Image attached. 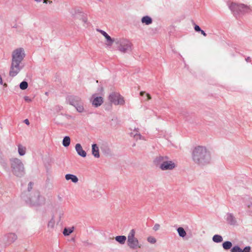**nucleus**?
Wrapping results in <instances>:
<instances>
[{
  "instance_id": "f257e3e1",
  "label": "nucleus",
  "mask_w": 252,
  "mask_h": 252,
  "mask_svg": "<svg viewBox=\"0 0 252 252\" xmlns=\"http://www.w3.org/2000/svg\"><path fill=\"white\" fill-rule=\"evenodd\" d=\"M210 154L205 147L197 146L195 147L192 152V159L193 161L198 164H204L209 161Z\"/></svg>"
},
{
  "instance_id": "f03ea898",
  "label": "nucleus",
  "mask_w": 252,
  "mask_h": 252,
  "mask_svg": "<svg viewBox=\"0 0 252 252\" xmlns=\"http://www.w3.org/2000/svg\"><path fill=\"white\" fill-rule=\"evenodd\" d=\"M11 168L12 172L17 177H21L25 174L24 164L18 158H13L11 160Z\"/></svg>"
},
{
  "instance_id": "7ed1b4c3",
  "label": "nucleus",
  "mask_w": 252,
  "mask_h": 252,
  "mask_svg": "<svg viewBox=\"0 0 252 252\" xmlns=\"http://www.w3.org/2000/svg\"><path fill=\"white\" fill-rule=\"evenodd\" d=\"M135 231L131 229L127 236V245L131 249L140 248L141 245L138 239L135 237Z\"/></svg>"
},
{
  "instance_id": "20e7f679",
  "label": "nucleus",
  "mask_w": 252,
  "mask_h": 252,
  "mask_svg": "<svg viewBox=\"0 0 252 252\" xmlns=\"http://www.w3.org/2000/svg\"><path fill=\"white\" fill-rule=\"evenodd\" d=\"M231 10L235 14L248 12L250 10L249 7L243 4L232 3L229 6Z\"/></svg>"
},
{
  "instance_id": "39448f33",
  "label": "nucleus",
  "mask_w": 252,
  "mask_h": 252,
  "mask_svg": "<svg viewBox=\"0 0 252 252\" xmlns=\"http://www.w3.org/2000/svg\"><path fill=\"white\" fill-rule=\"evenodd\" d=\"M108 99L111 103L115 105H123L125 103L124 97L118 93H111L109 95Z\"/></svg>"
},
{
  "instance_id": "423d86ee",
  "label": "nucleus",
  "mask_w": 252,
  "mask_h": 252,
  "mask_svg": "<svg viewBox=\"0 0 252 252\" xmlns=\"http://www.w3.org/2000/svg\"><path fill=\"white\" fill-rule=\"evenodd\" d=\"M25 57L24 50L19 48L14 50L12 52V61L21 63Z\"/></svg>"
},
{
  "instance_id": "0eeeda50",
  "label": "nucleus",
  "mask_w": 252,
  "mask_h": 252,
  "mask_svg": "<svg viewBox=\"0 0 252 252\" xmlns=\"http://www.w3.org/2000/svg\"><path fill=\"white\" fill-rule=\"evenodd\" d=\"M70 103L76 108L78 112L81 113L84 110L83 104L81 99L77 96L72 97L70 99Z\"/></svg>"
},
{
  "instance_id": "6e6552de",
  "label": "nucleus",
  "mask_w": 252,
  "mask_h": 252,
  "mask_svg": "<svg viewBox=\"0 0 252 252\" xmlns=\"http://www.w3.org/2000/svg\"><path fill=\"white\" fill-rule=\"evenodd\" d=\"M20 63L12 62L9 70V75L11 77L15 76L20 71L21 67Z\"/></svg>"
},
{
  "instance_id": "1a4fd4ad",
  "label": "nucleus",
  "mask_w": 252,
  "mask_h": 252,
  "mask_svg": "<svg viewBox=\"0 0 252 252\" xmlns=\"http://www.w3.org/2000/svg\"><path fill=\"white\" fill-rule=\"evenodd\" d=\"M176 167V164L172 161H163L160 165L162 170H172Z\"/></svg>"
},
{
  "instance_id": "9d476101",
  "label": "nucleus",
  "mask_w": 252,
  "mask_h": 252,
  "mask_svg": "<svg viewBox=\"0 0 252 252\" xmlns=\"http://www.w3.org/2000/svg\"><path fill=\"white\" fill-rule=\"evenodd\" d=\"M131 43L128 41L122 42L119 47V50L122 52L125 53L131 49Z\"/></svg>"
},
{
  "instance_id": "9b49d317",
  "label": "nucleus",
  "mask_w": 252,
  "mask_h": 252,
  "mask_svg": "<svg viewBox=\"0 0 252 252\" xmlns=\"http://www.w3.org/2000/svg\"><path fill=\"white\" fill-rule=\"evenodd\" d=\"M98 31L101 33L106 39V44L108 46H111L114 42V40L111 38V37L104 31L102 30H98Z\"/></svg>"
},
{
  "instance_id": "f8f14e48",
  "label": "nucleus",
  "mask_w": 252,
  "mask_h": 252,
  "mask_svg": "<svg viewBox=\"0 0 252 252\" xmlns=\"http://www.w3.org/2000/svg\"><path fill=\"white\" fill-rule=\"evenodd\" d=\"M75 150L77 153V154L85 158L86 157L87 154L86 152L83 149L82 146L80 144H76L75 145Z\"/></svg>"
},
{
  "instance_id": "ddd939ff",
  "label": "nucleus",
  "mask_w": 252,
  "mask_h": 252,
  "mask_svg": "<svg viewBox=\"0 0 252 252\" xmlns=\"http://www.w3.org/2000/svg\"><path fill=\"white\" fill-rule=\"evenodd\" d=\"M103 102V99L102 97H95L92 101V104L95 107L100 106Z\"/></svg>"
},
{
  "instance_id": "4468645a",
  "label": "nucleus",
  "mask_w": 252,
  "mask_h": 252,
  "mask_svg": "<svg viewBox=\"0 0 252 252\" xmlns=\"http://www.w3.org/2000/svg\"><path fill=\"white\" fill-rule=\"evenodd\" d=\"M65 178L67 181L69 180H71V181L74 183H76L78 181L77 177L73 174H66L65 176Z\"/></svg>"
},
{
  "instance_id": "2eb2a0df",
  "label": "nucleus",
  "mask_w": 252,
  "mask_h": 252,
  "mask_svg": "<svg viewBox=\"0 0 252 252\" xmlns=\"http://www.w3.org/2000/svg\"><path fill=\"white\" fill-rule=\"evenodd\" d=\"M92 154L95 158L99 157V149L96 144H93L92 145Z\"/></svg>"
},
{
  "instance_id": "dca6fc26",
  "label": "nucleus",
  "mask_w": 252,
  "mask_h": 252,
  "mask_svg": "<svg viewBox=\"0 0 252 252\" xmlns=\"http://www.w3.org/2000/svg\"><path fill=\"white\" fill-rule=\"evenodd\" d=\"M141 22L143 24L148 25L152 23V19L150 17L145 16L141 19Z\"/></svg>"
},
{
  "instance_id": "f3484780",
  "label": "nucleus",
  "mask_w": 252,
  "mask_h": 252,
  "mask_svg": "<svg viewBox=\"0 0 252 252\" xmlns=\"http://www.w3.org/2000/svg\"><path fill=\"white\" fill-rule=\"evenodd\" d=\"M115 240L121 244L125 243L126 238L125 236H118L115 237Z\"/></svg>"
},
{
  "instance_id": "a211bd4d",
  "label": "nucleus",
  "mask_w": 252,
  "mask_h": 252,
  "mask_svg": "<svg viewBox=\"0 0 252 252\" xmlns=\"http://www.w3.org/2000/svg\"><path fill=\"white\" fill-rule=\"evenodd\" d=\"M70 143V138L69 136H65L63 141V146L68 147Z\"/></svg>"
},
{
  "instance_id": "6ab92c4d",
  "label": "nucleus",
  "mask_w": 252,
  "mask_h": 252,
  "mask_svg": "<svg viewBox=\"0 0 252 252\" xmlns=\"http://www.w3.org/2000/svg\"><path fill=\"white\" fill-rule=\"evenodd\" d=\"M26 148L21 145H18V153L20 156H24L26 153Z\"/></svg>"
},
{
  "instance_id": "aec40b11",
  "label": "nucleus",
  "mask_w": 252,
  "mask_h": 252,
  "mask_svg": "<svg viewBox=\"0 0 252 252\" xmlns=\"http://www.w3.org/2000/svg\"><path fill=\"white\" fill-rule=\"evenodd\" d=\"M179 235L182 237H184L186 235V232L182 227H179L177 229Z\"/></svg>"
},
{
  "instance_id": "412c9836",
  "label": "nucleus",
  "mask_w": 252,
  "mask_h": 252,
  "mask_svg": "<svg viewBox=\"0 0 252 252\" xmlns=\"http://www.w3.org/2000/svg\"><path fill=\"white\" fill-rule=\"evenodd\" d=\"M223 248L225 250H228L232 247V243L229 241H226L223 243Z\"/></svg>"
},
{
  "instance_id": "4be33fe9",
  "label": "nucleus",
  "mask_w": 252,
  "mask_h": 252,
  "mask_svg": "<svg viewBox=\"0 0 252 252\" xmlns=\"http://www.w3.org/2000/svg\"><path fill=\"white\" fill-rule=\"evenodd\" d=\"M73 231V227L71 228H65L63 231V234L65 236H68Z\"/></svg>"
},
{
  "instance_id": "5701e85b",
  "label": "nucleus",
  "mask_w": 252,
  "mask_h": 252,
  "mask_svg": "<svg viewBox=\"0 0 252 252\" xmlns=\"http://www.w3.org/2000/svg\"><path fill=\"white\" fill-rule=\"evenodd\" d=\"M213 240L214 242L219 243L222 241V238L220 235H215L213 236Z\"/></svg>"
},
{
  "instance_id": "b1692460",
  "label": "nucleus",
  "mask_w": 252,
  "mask_h": 252,
  "mask_svg": "<svg viewBox=\"0 0 252 252\" xmlns=\"http://www.w3.org/2000/svg\"><path fill=\"white\" fill-rule=\"evenodd\" d=\"M28 84L26 81H23L20 84V88L22 90H25L28 88Z\"/></svg>"
},
{
  "instance_id": "393cba45",
  "label": "nucleus",
  "mask_w": 252,
  "mask_h": 252,
  "mask_svg": "<svg viewBox=\"0 0 252 252\" xmlns=\"http://www.w3.org/2000/svg\"><path fill=\"white\" fill-rule=\"evenodd\" d=\"M146 94V98H147L146 99V101L149 100L152 98V97L149 94H148V93L146 94V93L143 91H142L140 93V95L141 96H143L144 94Z\"/></svg>"
},
{
  "instance_id": "a878e982",
  "label": "nucleus",
  "mask_w": 252,
  "mask_h": 252,
  "mask_svg": "<svg viewBox=\"0 0 252 252\" xmlns=\"http://www.w3.org/2000/svg\"><path fill=\"white\" fill-rule=\"evenodd\" d=\"M231 252H242V250L238 246L234 247L231 250Z\"/></svg>"
},
{
  "instance_id": "bb28decb",
  "label": "nucleus",
  "mask_w": 252,
  "mask_h": 252,
  "mask_svg": "<svg viewBox=\"0 0 252 252\" xmlns=\"http://www.w3.org/2000/svg\"><path fill=\"white\" fill-rule=\"evenodd\" d=\"M55 221L53 219L50 220L48 223V227L51 228H53L54 227Z\"/></svg>"
},
{
  "instance_id": "cd10ccee",
  "label": "nucleus",
  "mask_w": 252,
  "mask_h": 252,
  "mask_svg": "<svg viewBox=\"0 0 252 252\" xmlns=\"http://www.w3.org/2000/svg\"><path fill=\"white\" fill-rule=\"evenodd\" d=\"M148 241L151 244H155L156 242V239L150 236L147 238Z\"/></svg>"
},
{
  "instance_id": "c85d7f7f",
  "label": "nucleus",
  "mask_w": 252,
  "mask_h": 252,
  "mask_svg": "<svg viewBox=\"0 0 252 252\" xmlns=\"http://www.w3.org/2000/svg\"><path fill=\"white\" fill-rule=\"evenodd\" d=\"M251 247L250 246L246 247L244 250H242V252H250Z\"/></svg>"
},
{
  "instance_id": "c756f323",
  "label": "nucleus",
  "mask_w": 252,
  "mask_h": 252,
  "mask_svg": "<svg viewBox=\"0 0 252 252\" xmlns=\"http://www.w3.org/2000/svg\"><path fill=\"white\" fill-rule=\"evenodd\" d=\"M24 99L27 102H31L32 101V99L28 96H25Z\"/></svg>"
},
{
  "instance_id": "7c9ffc66",
  "label": "nucleus",
  "mask_w": 252,
  "mask_h": 252,
  "mask_svg": "<svg viewBox=\"0 0 252 252\" xmlns=\"http://www.w3.org/2000/svg\"><path fill=\"white\" fill-rule=\"evenodd\" d=\"M194 30L196 32H200L201 30L200 27L197 25H195Z\"/></svg>"
},
{
  "instance_id": "2f4dec72",
  "label": "nucleus",
  "mask_w": 252,
  "mask_h": 252,
  "mask_svg": "<svg viewBox=\"0 0 252 252\" xmlns=\"http://www.w3.org/2000/svg\"><path fill=\"white\" fill-rule=\"evenodd\" d=\"M159 227V225L156 224L155 225L154 229L155 230H157L158 229Z\"/></svg>"
},
{
  "instance_id": "473e14b6",
  "label": "nucleus",
  "mask_w": 252,
  "mask_h": 252,
  "mask_svg": "<svg viewBox=\"0 0 252 252\" xmlns=\"http://www.w3.org/2000/svg\"><path fill=\"white\" fill-rule=\"evenodd\" d=\"M200 32L203 36H206L207 35L206 33L204 31L201 30Z\"/></svg>"
},
{
  "instance_id": "72a5a7b5",
  "label": "nucleus",
  "mask_w": 252,
  "mask_h": 252,
  "mask_svg": "<svg viewBox=\"0 0 252 252\" xmlns=\"http://www.w3.org/2000/svg\"><path fill=\"white\" fill-rule=\"evenodd\" d=\"M24 122L25 123V124H26L28 125H29L30 124L29 121L28 119H25L24 120Z\"/></svg>"
},
{
  "instance_id": "f704fd0d",
  "label": "nucleus",
  "mask_w": 252,
  "mask_h": 252,
  "mask_svg": "<svg viewBox=\"0 0 252 252\" xmlns=\"http://www.w3.org/2000/svg\"><path fill=\"white\" fill-rule=\"evenodd\" d=\"M32 183H30L29 184V189H31L32 188Z\"/></svg>"
},
{
  "instance_id": "c9c22d12",
  "label": "nucleus",
  "mask_w": 252,
  "mask_h": 252,
  "mask_svg": "<svg viewBox=\"0 0 252 252\" xmlns=\"http://www.w3.org/2000/svg\"><path fill=\"white\" fill-rule=\"evenodd\" d=\"M138 137H140V135H134V137H135V138H137Z\"/></svg>"
},
{
  "instance_id": "e433bc0d",
  "label": "nucleus",
  "mask_w": 252,
  "mask_h": 252,
  "mask_svg": "<svg viewBox=\"0 0 252 252\" xmlns=\"http://www.w3.org/2000/svg\"><path fill=\"white\" fill-rule=\"evenodd\" d=\"M43 0V2L44 3H47L48 2V0Z\"/></svg>"
},
{
  "instance_id": "4c0bfd02",
  "label": "nucleus",
  "mask_w": 252,
  "mask_h": 252,
  "mask_svg": "<svg viewBox=\"0 0 252 252\" xmlns=\"http://www.w3.org/2000/svg\"><path fill=\"white\" fill-rule=\"evenodd\" d=\"M34 0L37 2H40V1H41V0Z\"/></svg>"
},
{
  "instance_id": "58836bf2",
  "label": "nucleus",
  "mask_w": 252,
  "mask_h": 252,
  "mask_svg": "<svg viewBox=\"0 0 252 252\" xmlns=\"http://www.w3.org/2000/svg\"><path fill=\"white\" fill-rule=\"evenodd\" d=\"M34 0L37 2H40V1H41V0Z\"/></svg>"
},
{
  "instance_id": "ea45409f",
  "label": "nucleus",
  "mask_w": 252,
  "mask_h": 252,
  "mask_svg": "<svg viewBox=\"0 0 252 252\" xmlns=\"http://www.w3.org/2000/svg\"><path fill=\"white\" fill-rule=\"evenodd\" d=\"M12 235H13L14 237H16V236L15 234H12Z\"/></svg>"
},
{
  "instance_id": "a19ab883",
  "label": "nucleus",
  "mask_w": 252,
  "mask_h": 252,
  "mask_svg": "<svg viewBox=\"0 0 252 252\" xmlns=\"http://www.w3.org/2000/svg\"><path fill=\"white\" fill-rule=\"evenodd\" d=\"M48 1L50 3H51L52 2V1H48Z\"/></svg>"
},
{
  "instance_id": "79ce46f5",
  "label": "nucleus",
  "mask_w": 252,
  "mask_h": 252,
  "mask_svg": "<svg viewBox=\"0 0 252 252\" xmlns=\"http://www.w3.org/2000/svg\"><path fill=\"white\" fill-rule=\"evenodd\" d=\"M4 86H5V87H6V86H7L6 84H4Z\"/></svg>"
}]
</instances>
